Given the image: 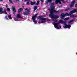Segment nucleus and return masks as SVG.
I'll use <instances>...</instances> for the list:
<instances>
[{
	"instance_id": "9d476101",
	"label": "nucleus",
	"mask_w": 77,
	"mask_h": 77,
	"mask_svg": "<svg viewBox=\"0 0 77 77\" xmlns=\"http://www.w3.org/2000/svg\"><path fill=\"white\" fill-rule=\"evenodd\" d=\"M59 23H61V20H60L58 23H56L55 24H54V26H57V25H58L59 24Z\"/></svg>"
},
{
	"instance_id": "4468645a",
	"label": "nucleus",
	"mask_w": 77,
	"mask_h": 77,
	"mask_svg": "<svg viewBox=\"0 0 77 77\" xmlns=\"http://www.w3.org/2000/svg\"><path fill=\"white\" fill-rule=\"evenodd\" d=\"M23 10V8H19L18 10V13H20V12H21V11H22Z\"/></svg>"
},
{
	"instance_id": "c9c22d12",
	"label": "nucleus",
	"mask_w": 77,
	"mask_h": 77,
	"mask_svg": "<svg viewBox=\"0 0 77 77\" xmlns=\"http://www.w3.org/2000/svg\"><path fill=\"white\" fill-rule=\"evenodd\" d=\"M75 7H77V4H75Z\"/></svg>"
},
{
	"instance_id": "aec40b11",
	"label": "nucleus",
	"mask_w": 77,
	"mask_h": 77,
	"mask_svg": "<svg viewBox=\"0 0 77 77\" xmlns=\"http://www.w3.org/2000/svg\"><path fill=\"white\" fill-rule=\"evenodd\" d=\"M69 17H66V18H65L64 19V21H66V20H69Z\"/></svg>"
},
{
	"instance_id": "7ed1b4c3",
	"label": "nucleus",
	"mask_w": 77,
	"mask_h": 77,
	"mask_svg": "<svg viewBox=\"0 0 77 77\" xmlns=\"http://www.w3.org/2000/svg\"><path fill=\"white\" fill-rule=\"evenodd\" d=\"M55 9V6H53L51 7V10L50 11V13L51 14L52 13H58L59 12V11H56L55 10H54Z\"/></svg>"
},
{
	"instance_id": "c756f323",
	"label": "nucleus",
	"mask_w": 77,
	"mask_h": 77,
	"mask_svg": "<svg viewBox=\"0 0 77 77\" xmlns=\"http://www.w3.org/2000/svg\"><path fill=\"white\" fill-rule=\"evenodd\" d=\"M61 0L62 2H63V3H65V1H64L63 0Z\"/></svg>"
},
{
	"instance_id": "39448f33",
	"label": "nucleus",
	"mask_w": 77,
	"mask_h": 77,
	"mask_svg": "<svg viewBox=\"0 0 77 77\" xmlns=\"http://www.w3.org/2000/svg\"><path fill=\"white\" fill-rule=\"evenodd\" d=\"M0 14H7L8 13L6 11V10H4L3 11V8H0Z\"/></svg>"
},
{
	"instance_id": "ddd939ff",
	"label": "nucleus",
	"mask_w": 77,
	"mask_h": 77,
	"mask_svg": "<svg viewBox=\"0 0 77 77\" xmlns=\"http://www.w3.org/2000/svg\"><path fill=\"white\" fill-rule=\"evenodd\" d=\"M54 27L55 28H57V29H59V27L60 28H61V27H62V26H54Z\"/></svg>"
},
{
	"instance_id": "6e6552de",
	"label": "nucleus",
	"mask_w": 77,
	"mask_h": 77,
	"mask_svg": "<svg viewBox=\"0 0 77 77\" xmlns=\"http://www.w3.org/2000/svg\"><path fill=\"white\" fill-rule=\"evenodd\" d=\"M75 1H73L71 3V4L70 5V7L71 8H72V7H73V6H74V3H75Z\"/></svg>"
},
{
	"instance_id": "dca6fc26",
	"label": "nucleus",
	"mask_w": 77,
	"mask_h": 77,
	"mask_svg": "<svg viewBox=\"0 0 77 77\" xmlns=\"http://www.w3.org/2000/svg\"><path fill=\"white\" fill-rule=\"evenodd\" d=\"M61 23H64V24L66 23V21H63V20H61Z\"/></svg>"
},
{
	"instance_id": "0eeeda50",
	"label": "nucleus",
	"mask_w": 77,
	"mask_h": 77,
	"mask_svg": "<svg viewBox=\"0 0 77 77\" xmlns=\"http://www.w3.org/2000/svg\"><path fill=\"white\" fill-rule=\"evenodd\" d=\"M25 10L26 11H25V12H23V14L25 15H28V14H29V13L30 12V11L28 9V8H26Z\"/></svg>"
},
{
	"instance_id": "2f4dec72",
	"label": "nucleus",
	"mask_w": 77,
	"mask_h": 77,
	"mask_svg": "<svg viewBox=\"0 0 77 77\" xmlns=\"http://www.w3.org/2000/svg\"><path fill=\"white\" fill-rule=\"evenodd\" d=\"M60 1H62L59 0V1L58 2V3H59V4H61V2H60Z\"/></svg>"
},
{
	"instance_id": "79ce46f5",
	"label": "nucleus",
	"mask_w": 77,
	"mask_h": 77,
	"mask_svg": "<svg viewBox=\"0 0 77 77\" xmlns=\"http://www.w3.org/2000/svg\"><path fill=\"white\" fill-rule=\"evenodd\" d=\"M53 24H56V23H55V22H54V23H53Z\"/></svg>"
},
{
	"instance_id": "473e14b6",
	"label": "nucleus",
	"mask_w": 77,
	"mask_h": 77,
	"mask_svg": "<svg viewBox=\"0 0 77 77\" xmlns=\"http://www.w3.org/2000/svg\"><path fill=\"white\" fill-rule=\"evenodd\" d=\"M14 21H17V20L16 18H14Z\"/></svg>"
},
{
	"instance_id": "a211bd4d",
	"label": "nucleus",
	"mask_w": 77,
	"mask_h": 77,
	"mask_svg": "<svg viewBox=\"0 0 77 77\" xmlns=\"http://www.w3.org/2000/svg\"><path fill=\"white\" fill-rule=\"evenodd\" d=\"M59 0H56L55 1V2L56 3V4H58V3H59Z\"/></svg>"
},
{
	"instance_id": "f3484780",
	"label": "nucleus",
	"mask_w": 77,
	"mask_h": 77,
	"mask_svg": "<svg viewBox=\"0 0 77 77\" xmlns=\"http://www.w3.org/2000/svg\"><path fill=\"white\" fill-rule=\"evenodd\" d=\"M38 8V7L37 6H35L34 7V11H36V9H37V8Z\"/></svg>"
},
{
	"instance_id": "423d86ee",
	"label": "nucleus",
	"mask_w": 77,
	"mask_h": 77,
	"mask_svg": "<svg viewBox=\"0 0 77 77\" xmlns=\"http://www.w3.org/2000/svg\"><path fill=\"white\" fill-rule=\"evenodd\" d=\"M37 15H38V14H36L35 16H33L32 17V20L33 21V22H34L35 24H36L37 23V21L36 20H35V18L37 17Z\"/></svg>"
},
{
	"instance_id": "c03bdc74",
	"label": "nucleus",
	"mask_w": 77,
	"mask_h": 77,
	"mask_svg": "<svg viewBox=\"0 0 77 77\" xmlns=\"http://www.w3.org/2000/svg\"><path fill=\"white\" fill-rule=\"evenodd\" d=\"M39 23H41V22H39Z\"/></svg>"
},
{
	"instance_id": "58836bf2",
	"label": "nucleus",
	"mask_w": 77,
	"mask_h": 77,
	"mask_svg": "<svg viewBox=\"0 0 77 77\" xmlns=\"http://www.w3.org/2000/svg\"><path fill=\"white\" fill-rule=\"evenodd\" d=\"M29 0H25V1H29Z\"/></svg>"
},
{
	"instance_id": "e433bc0d",
	"label": "nucleus",
	"mask_w": 77,
	"mask_h": 77,
	"mask_svg": "<svg viewBox=\"0 0 77 77\" xmlns=\"http://www.w3.org/2000/svg\"><path fill=\"white\" fill-rule=\"evenodd\" d=\"M6 8H8V5L6 4Z\"/></svg>"
},
{
	"instance_id": "f8f14e48",
	"label": "nucleus",
	"mask_w": 77,
	"mask_h": 77,
	"mask_svg": "<svg viewBox=\"0 0 77 77\" xmlns=\"http://www.w3.org/2000/svg\"><path fill=\"white\" fill-rule=\"evenodd\" d=\"M17 18L18 19V18H21V17L20 16V14H18L17 16Z\"/></svg>"
},
{
	"instance_id": "b1692460",
	"label": "nucleus",
	"mask_w": 77,
	"mask_h": 77,
	"mask_svg": "<svg viewBox=\"0 0 77 77\" xmlns=\"http://www.w3.org/2000/svg\"><path fill=\"white\" fill-rule=\"evenodd\" d=\"M39 2H40L39 1H37V3H36V5H39Z\"/></svg>"
},
{
	"instance_id": "9b49d317",
	"label": "nucleus",
	"mask_w": 77,
	"mask_h": 77,
	"mask_svg": "<svg viewBox=\"0 0 77 77\" xmlns=\"http://www.w3.org/2000/svg\"><path fill=\"white\" fill-rule=\"evenodd\" d=\"M12 10L13 11V12H16V8L15 7H12Z\"/></svg>"
},
{
	"instance_id": "393cba45",
	"label": "nucleus",
	"mask_w": 77,
	"mask_h": 77,
	"mask_svg": "<svg viewBox=\"0 0 77 77\" xmlns=\"http://www.w3.org/2000/svg\"><path fill=\"white\" fill-rule=\"evenodd\" d=\"M69 10H70V8H68L66 9V10H65V11H69Z\"/></svg>"
},
{
	"instance_id": "cd10ccee",
	"label": "nucleus",
	"mask_w": 77,
	"mask_h": 77,
	"mask_svg": "<svg viewBox=\"0 0 77 77\" xmlns=\"http://www.w3.org/2000/svg\"><path fill=\"white\" fill-rule=\"evenodd\" d=\"M5 18H6V20H9V19L8 18V16H6L5 17Z\"/></svg>"
},
{
	"instance_id": "412c9836",
	"label": "nucleus",
	"mask_w": 77,
	"mask_h": 77,
	"mask_svg": "<svg viewBox=\"0 0 77 77\" xmlns=\"http://www.w3.org/2000/svg\"><path fill=\"white\" fill-rule=\"evenodd\" d=\"M73 21H74V20H71L68 22V23H72V22H73Z\"/></svg>"
},
{
	"instance_id": "7c9ffc66",
	"label": "nucleus",
	"mask_w": 77,
	"mask_h": 77,
	"mask_svg": "<svg viewBox=\"0 0 77 77\" xmlns=\"http://www.w3.org/2000/svg\"><path fill=\"white\" fill-rule=\"evenodd\" d=\"M26 5H30V3H29V2H26Z\"/></svg>"
},
{
	"instance_id": "20e7f679",
	"label": "nucleus",
	"mask_w": 77,
	"mask_h": 77,
	"mask_svg": "<svg viewBox=\"0 0 77 77\" xmlns=\"http://www.w3.org/2000/svg\"><path fill=\"white\" fill-rule=\"evenodd\" d=\"M42 16H39L37 18V19H40L42 21H50V20L48 18H46L45 17H42Z\"/></svg>"
},
{
	"instance_id": "a19ab883",
	"label": "nucleus",
	"mask_w": 77,
	"mask_h": 77,
	"mask_svg": "<svg viewBox=\"0 0 77 77\" xmlns=\"http://www.w3.org/2000/svg\"><path fill=\"white\" fill-rule=\"evenodd\" d=\"M48 1H47V2H46V3H48Z\"/></svg>"
},
{
	"instance_id": "37998d69",
	"label": "nucleus",
	"mask_w": 77,
	"mask_h": 77,
	"mask_svg": "<svg viewBox=\"0 0 77 77\" xmlns=\"http://www.w3.org/2000/svg\"><path fill=\"white\" fill-rule=\"evenodd\" d=\"M0 0V1H3V0Z\"/></svg>"
},
{
	"instance_id": "1a4fd4ad",
	"label": "nucleus",
	"mask_w": 77,
	"mask_h": 77,
	"mask_svg": "<svg viewBox=\"0 0 77 77\" xmlns=\"http://www.w3.org/2000/svg\"><path fill=\"white\" fill-rule=\"evenodd\" d=\"M65 29H66V28H68V29H70V27H71V25H66V26H65V27H64Z\"/></svg>"
},
{
	"instance_id": "4be33fe9",
	"label": "nucleus",
	"mask_w": 77,
	"mask_h": 77,
	"mask_svg": "<svg viewBox=\"0 0 77 77\" xmlns=\"http://www.w3.org/2000/svg\"><path fill=\"white\" fill-rule=\"evenodd\" d=\"M54 22H57V20H56V19H53L52 20Z\"/></svg>"
},
{
	"instance_id": "ea45409f",
	"label": "nucleus",
	"mask_w": 77,
	"mask_h": 77,
	"mask_svg": "<svg viewBox=\"0 0 77 77\" xmlns=\"http://www.w3.org/2000/svg\"><path fill=\"white\" fill-rule=\"evenodd\" d=\"M44 23V22L43 21H42L41 22V23Z\"/></svg>"
},
{
	"instance_id": "f704fd0d",
	"label": "nucleus",
	"mask_w": 77,
	"mask_h": 77,
	"mask_svg": "<svg viewBox=\"0 0 77 77\" xmlns=\"http://www.w3.org/2000/svg\"><path fill=\"white\" fill-rule=\"evenodd\" d=\"M66 24V23H64V26H66V25H67V24Z\"/></svg>"
},
{
	"instance_id": "2eb2a0df",
	"label": "nucleus",
	"mask_w": 77,
	"mask_h": 77,
	"mask_svg": "<svg viewBox=\"0 0 77 77\" xmlns=\"http://www.w3.org/2000/svg\"><path fill=\"white\" fill-rule=\"evenodd\" d=\"M36 3V2H31L30 3L31 5H35V4Z\"/></svg>"
},
{
	"instance_id": "72a5a7b5",
	"label": "nucleus",
	"mask_w": 77,
	"mask_h": 77,
	"mask_svg": "<svg viewBox=\"0 0 77 77\" xmlns=\"http://www.w3.org/2000/svg\"><path fill=\"white\" fill-rule=\"evenodd\" d=\"M42 2H44V0H40Z\"/></svg>"
},
{
	"instance_id": "f03ea898",
	"label": "nucleus",
	"mask_w": 77,
	"mask_h": 77,
	"mask_svg": "<svg viewBox=\"0 0 77 77\" xmlns=\"http://www.w3.org/2000/svg\"><path fill=\"white\" fill-rule=\"evenodd\" d=\"M49 16L50 18L52 19H57V18H59V16L57 15H54L53 13H50L49 15Z\"/></svg>"
},
{
	"instance_id": "bb28decb",
	"label": "nucleus",
	"mask_w": 77,
	"mask_h": 77,
	"mask_svg": "<svg viewBox=\"0 0 77 77\" xmlns=\"http://www.w3.org/2000/svg\"><path fill=\"white\" fill-rule=\"evenodd\" d=\"M7 11H8V12H9V11H11V10H10V8H7Z\"/></svg>"
},
{
	"instance_id": "5701e85b",
	"label": "nucleus",
	"mask_w": 77,
	"mask_h": 77,
	"mask_svg": "<svg viewBox=\"0 0 77 77\" xmlns=\"http://www.w3.org/2000/svg\"><path fill=\"white\" fill-rule=\"evenodd\" d=\"M55 4L54 3H52L51 4V7L52 6H54V5Z\"/></svg>"
},
{
	"instance_id": "a878e982",
	"label": "nucleus",
	"mask_w": 77,
	"mask_h": 77,
	"mask_svg": "<svg viewBox=\"0 0 77 77\" xmlns=\"http://www.w3.org/2000/svg\"><path fill=\"white\" fill-rule=\"evenodd\" d=\"M9 2L11 4H12L13 3V2L12 1V0H9Z\"/></svg>"
},
{
	"instance_id": "f257e3e1",
	"label": "nucleus",
	"mask_w": 77,
	"mask_h": 77,
	"mask_svg": "<svg viewBox=\"0 0 77 77\" xmlns=\"http://www.w3.org/2000/svg\"><path fill=\"white\" fill-rule=\"evenodd\" d=\"M75 12H77V10L76 9H74L72 10L69 12V14L66 13L65 14H64V13H62L60 15L61 19L63 20V19H64L66 15L67 16L70 15V17H72V18L76 17V15L71 14L75 13Z\"/></svg>"
},
{
	"instance_id": "6ab92c4d",
	"label": "nucleus",
	"mask_w": 77,
	"mask_h": 77,
	"mask_svg": "<svg viewBox=\"0 0 77 77\" xmlns=\"http://www.w3.org/2000/svg\"><path fill=\"white\" fill-rule=\"evenodd\" d=\"M8 18H9V19H10V20H12V18L11 17V15H9L8 17Z\"/></svg>"
},
{
	"instance_id": "c85d7f7f",
	"label": "nucleus",
	"mask_w": 77,
	"mask_h": 77,
	"mask_svg": "<svg viewBox=\"0 0 77 77\" xmlns=\"http://www.w3.org/2000/svg\"><path fill=\"white\" fill-rule=\"evenodd\" d=\"M48 2H49V3H51V2H52V0H48Z\"/></svg>"
},
{
	"instance_id": "a18cd8bd",
	"label": "nucleus",
	"mask_w": 77,
	"mask_h": 77,
	"mask_svg": "<svg viewBox=\"0 0 77 77\" xmlns=\"http://www.w3.org/2000/svg\"><path fill=\"white\" fill-rule=\"evenodd\" d=\"M17 0V1H18L19 0Z\"/></svg>"
},
{
	"instance_id": "4c0bfd02",
	"label": "nucleus",
	"mask_w": 77,
	"mask_h": 77,
	"mask_svg": "<svg viewBox=\"0 0 77 77\" xmlns=\"http://www.w3.org/2000/svg\"><path fill=\"white\" fill-rule=\"evenodd\" d=\"M13 14L14 15H15V13L16 12H14L13 11Z\"/></svg>"
}]
</instances>
